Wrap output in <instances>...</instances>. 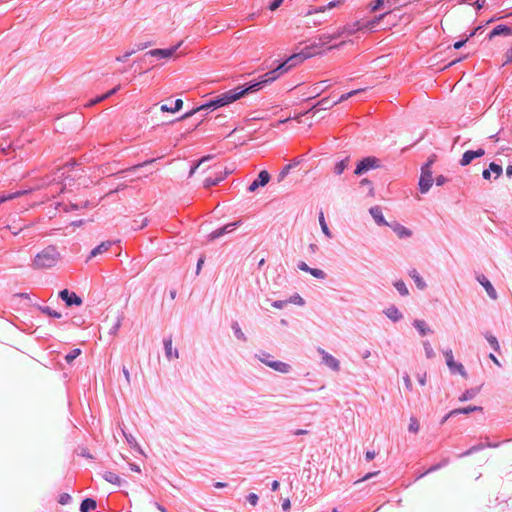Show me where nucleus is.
I'll list each match as a JSON object with an SVG mask.
<instances>
[{
    "label": "nucleus",
    "instance_id": "c756f323",
    "mask_svg": "<svg viewBox=\"0 0 512 512\" xmlns=\"http://www.w3.org/2000/svg\"><path fill=\"white\" fill-rule=\"evenodd\" d=\"M332 40H335V36H332L330 33H324L319 36L318 42L316 40L313 43V46L323 47L324 45L330 43Z\"/></svg>",
    "mask_w": 512,
    "mask_h": 512
},
{
    "label": "nucleus",
    "instance_id": "39448f33",
    "mask_svg": "<svg viewBox=\"0 0 512 512\" xmlns=\"http://www.w3.org/2000/svg\"><path fill=\"white\" fill-rule=\"evenodd\" d=\"M380 167V160L375 157L363 158L356 166L354 173L356 175H362L371 169Z\"/></svg>",
    "mask_w": 512,
    "mask_h": 512
},
{
    "label": "nucleus",
    "instance_id": "69168bd1",
    "mask_svg": "<svg viewBox=\"0 0 512 512\" xmlns=\"http://www.w3.org/2000/svg\"><path fill=\"white\" fill-rule=\"evenodd\" d=\"M291 507V502L290 500L287 498V499H284L283 502H282V509L284 511H288Z\"/></svg>",
    "mask_w": 512,
    "mask_h": 512
},
{
    "label": "nucleus",
    "instance_id": "09e8293b",
    "mask_svg": "<svg viewBox=\"0 0 512 512\" xmlns=\"http://www.w3.org/2000/svg\"><path fill=\"white\" fill-rule=\"evenodd\" d=\"M362 91H363V89H357V90L350 91L346 94L341 95V97L336 102L341 103L343 101H346L349 98H351L352 96L357 95L358 93H360Z\"/></svg>",
    "mask_w": 512,
    "mask_h": 512
},
{
    "label": "nucleus",
    "instance_id": "412c9836",
    "mask_svg": "<svg viewBox=\"0 0 512 512\" xmlns=\"http://www.w3.org/2000/svg\"><path fill=\"white\" fill-rule=\"evenodd\" d=\"M163 344H164V350H165V356L167 359H172V358H178L179 357V352L177 349H174L173 346H172V339L171 338H166L164 339L163 341Z\"/></svg>",
    "mask_w": 512,
    "mask_h": 512
},
{
    "label": "nucleus",
    "instance_id": "f03ea898",
    "mask_svg": "<svg viewBox=\"0 0 512 512\" xmlns=\"http://www.w3.org/2000/svg\"><path fill=\"white\" fill-rule=\"evenodd\" d=\"M73 164H66L64 167L59 169L53 177L47 176L43 181L38 184L34 189H40L44 186H50L51 187V195L52 197L55 196V194L63 192L66 187L71 185L72 179L69 178V176H65V174L69 171H71ZM33 188L27 189V190H19L14 193L9 194H2L0 195V204L4 203L8 200H13L15 198L21 197L23 195L28 194L31 192Z\"/></svg>",
    "mask_w": 512,
    "mask_h": 512
},
{
    "label": "nucleus",
    "instance_id": "bf43d9fd",
    "mask_svg": "<svg viewBox=\"0 0 512 512\" xmlns=\"http://www.w3.org/2000/svg\"><path fill=\"white\" fill-rule=\"evenodd\" d=\"M403 380H404L406 388L408 390H412V381L410 379V376L407 373L404 374Z\"/></svg>",
    "mask_w": 512,
    "mask_h": 512
},
{
    "label": "nucleus",
    "instance_id": "c9c22d12",
    "mask_svg": "<svg viewBox=\"0 0 512 512\" xmlns=\"http://www.w3.org/2000/svg\"><path fill=\"white\" fill-rule=\"evenodd\" d=\"M394 287L396 288V290L398 291V293L401 296L409 295V290H408L406 284L404 283V281H402V280L395 281L394 282Z\"/></svg>",
    "mask_w": 512,
    "mask_h": 512
},
{
    "label": "nucleus",
    "instance_id": "603ef678",
    "mask_svg": "<svg viewBox=\"0 0 512 512\" xmlns=\"http://www.w3.org/2000/svg\"><path fill=\"white\" fill-rule=\"evenodd\" d=\"M292 167H293L292 164H288V165L284 166V168L282 169V171L279 173V176H278L279 182L284 180V178L289 174Z\"/></svg>",
    "mask_w": 512,
    "mask_h": 512
},
{
    "label": "nucleus",
    "instance_id": "58836bf2",
    "mask_svg": "<svg viewBox=\"0 0 512 512\" xmlns=\"http://www.w3.org/2000/svg\"><path fill=\"white\" fill-rule=\"evenodd\" d=\"M485 338L486 340L488 341V343L490 344V346L492 347V349L496 352H498L500 350V345L498 343V340L495 336L491 335V334H486L485 335Z\"/></svg>",
    "mask_w": 512,
    "mask_h": 512
},
{
    "label": "nucleus",
    "instance_id": "338daca9",
    "mask_svg": "<svg viewBox=\"0 0 512 512\" xmlns=\"http://www.w3.org/2000/svg\"><path fill=\"white\" fill-rule=\"evenodd\" d=\"M446 182V178L443 175H439L436 177V185L441 186Z\"/></svg>",
    "mask_w": 512,
    "mask_h": 512
},
{
    "label": "nucleus",
    "instance_id": "2f4dec72",
    "mask_svg": "<svg viewBox=\"0 0 512 512\" xmlns=\"http://www.w3.org/2000/svg\"><path fill=\"white\" fill-rule=\"evenodd\" d=\"M480 391V387L467 389L460 397L459 400L464 402L473 399Z\"/></svg>",
    "mask_w": 512,
    "mask_h": 512
},
{
    "label": "nucleus",
    "instance_id": "864d4df0",
    "mask_svg": "<svg viewBox=\"0 0 512 512\" xmlns=\"http://www.w3.org/2000/svg\"><path fill=\"white\" fill-rule=\"evenodd\" d=\"M212 159V156H205L203 158H201L194 166H192L191 170H190V175H193L196 171V169L202 165L204 162L206 161H209Z\"/></svg>",
    "mask_w": 512,
    "mask_h": 512
},
{
    "label": "nucleus",
    "instance_id": "5701e85b",
    "mask_svg": "<svg viewBox=\"0 0 512 512\" xmlns=\"http://www.w3.org/2000/svg\"><path fill=\"white\" fill-rule=\"evenodd\" d=\"M409 276L413 279L416 287L419 289V290H424L426 287H427V284L426 282L424 281V279L420 276V274L418 273V271L416 269H412L409 271Z\"/></svg>",
    "mask_w": 512,
    "mask_h": 512
},
{
    "label": "nucleus",
    "instance_id": "052dcab7",
    "mask_svg": "<svg viewBox=\"0 0 512 512\" xmlns=\"http://www.w3.org/2000/svg\"><path fill=\"white\" fill-rule=\"evenodd\" d=\"M135 53V50H132L130 52H126L123 56H118L116 57V60L119 61V62H124L126 61V59L131 56L132 54Z\"/></svg>",
    "mask_w": 512,
    "mask_h": 512
},
{
    "label": "nucleus",
    "instance_id": "2eb2a0df",
    "mask_svg": "<svg viewBox=\"0 0 512 512\" xmlns=\"http://www.w3.org/2000/svg\"><path fill=\"white\" fill-rule=\"evenodd\" d=\"M369 213L379 226H388L389 224L386 222L383 213L382 208L380 206H373L369 209Z\"/></svg>",
    "mask_w": 512,
    "mask_h": 512
},
{
    "label": "nucleus",
    "instance_id": "9b49d317",
    "mask_svg": "<svg viewBox=\"0 0 512 512\" xmlns=\"http://www.w3.org/2000/svg\"><path fill=\"white\" fill-rule=\"evenodd\" d=\"M477 281L481 284V286L485 289L487 295L496 300L498 298L497 291L495 290L492 283L485 277L483 274H479L476 276Z\"/></svg>",
    "mask_w": 512,
    "mask_h": 512
},
{
    "label": "nucleus",
    "instance_id": "7ed1b4c3",
    "mask_svg": "<svg viewBox=\"0 0 512 512\" xmlns=\"http://www.w3.org/2000/svg\"><path fill=\"white\" fill-rule=\"evenodd\" d=\"M59 257L56 247L48 246L34 257L32 266L35 269L52 268L57 264Z\"/></svg>",
    "mask_w": 512,
    "mask_h": 512
},
{
    "label": "nucleus",
    "instance_id": "f8f14e48",
    "mask_svg": "<svg viewBox=\"0 0 512 512\" xmlns=\"http://www.w3.org/2000/svg\"><path fill=\"white\" fill-rule=\"evenodd\" d=\"M59 297L66 303L67 306L82 304L81 298L74 292H69L67 289L60 291Z\"/></svg>",
    "mask_w": 512,
    "mask_h": 512
},
{
    "label": "nucleus",
    "instance_id": "aec40b11",
    "mask_svg": "<svg viewBox=\"0 0 512 512\" xmlns=\"http://www.w3.org/2000/svg\"><path fill=\"white\" fill-rule=\"evenodd\" d=\"M383 313L394 323L400 321L403 318V314L395 305H391L386 308Z\"/></svg>",
    "mask_w": 512,
    "mask_h": 512
},
{
    "label": "nucleus",
    "instance_id": "e433bc0d",
    "mask_svg": "<svg viewBox=\"0 0 512 512\" xmlns=\"http://www.w3.org/2000/svg\"><path fill=\"white\" fill-rule=\"evenodd\" d=\"M338 104V102H331L329 98H323L321 99L315 106L314 108H319V109H329L331 107H333L334 105Z\"/></svg>",
    "mask_w": 512,
    "mask_h": 512
},
{
    "label": "nucleus",
    "instance_id": "9d476101",
    "mask_svg": "<svg viewBox=\"0 0 512 512\" xmlns=\"http://www.w3.org/2000/svg\"><path fill=\"white\" fill-rule=\"evenodd\" d=\"M384 17V14L381 15L380 17H378L377 19L373 20V21H368L364 24H360L359 22L353 24V25H348V30L346 31V35L345 36H349V35H352L354 34L355 32L359 31V30H363V29H372L375 27V25L379 22L380 19H382Z\"/></svg>",
    "mask_w": 512,
    "mask_h": 512
},
{
    "label": "nucleus",
    "instance_id": "79ce46f5",
    "mask_svg": "<svg viewBox=\"0 0 512 512\" xmlns=\"http://www.w3.org/2000/svg\"><path fill=\"white\" fill-rule=\"evenodd\" d=\"M232 329H233V332H234V335L237 339L239 340H242V341H246V336L245 334L243 333V331L241 330L240 326L238 325V323H234L232 325Z\"/></svg>",
    "mask_w": 512,
    "mask_h": 512
},
{
    "label": "nucleus",
    "instance_id": "13d9d810",
    "mask_svg": "<svg viewBox=\"0 0 512 512\" xmlns=\"http://www.w3.org/2000/svg\"><path fill=\"white\" fill-rule=\"evenodd\" d=\"M258 496L255 494V493H250L248 496H247V501L253 505V506H256L257 503H258Z\"/></svg>",
    "mask_w": 512,
    "mask_h": 512
},
{
    "label": "nucleus",
    "instance_id": "393cba45",
    "mask_svg": "<svg viewBox=\"0 0 512 512\" xmlns=\"http://www.w3.org/2000/svg\"><path fill=\"white\" fill-rule=\"evenodd\" d=\"M113 245L112 241L102 242L100 245L92 249L90 253V257H96L100 254H103L109 250V248Z\"/></svg>",
    "mask_w": 512,
    "mask_h": 512
},
{
    "label": "nucleus",
    "instance_id": "f257e3e1",
    "mask_svg": "<svg viewBox=\"0 0 512 512\" xmlns=\"http://www.w3.org/2000/svg\"><path fill=\"white\" fill-rule=\"evenodd\" d=\"M309 56H310V54H304V53L293 54L288 59H286L284 62L280 63L276 68L265 73L261 77L262 78L261 81L250 83L246 88L237 87L235 89H231V90L221 94L214 100H211L208 103L203 104V105L197 107L196 109L191 110L190 112H187L186 114H184L181 117V119L189 118L200 111H208L211 109H216V108L225 106L227 104H230V103L240 99L245 94L258 90L259 88L262 87L263 84L275 81L277 78L280 77V75L287 72L292 67L298 65L299 63H301L304 59H306Z\"/></svg>",
    "mask_w": 512,
    "mask_h": 512
},
{
    "label": "nucleus",
    "instance_id": "a878e982",
    "mask_svg": "<svg viewBox=\"0 0 512 512\" xmlns=\"http://www.w3.org/2000/svg\"><path fill=\"white\" fill-rule=\"evenodd\" d=\"M103 478L109 482V483H112V484H115L117 486H121L125 481L123 479H121L117 474H115L114 472H111V471H106L104 474H103Z\"/></svg>",
    "mask_w": 512,
    "mask_h": 512
},
{
    "label": "nucleus",
    "instance_id": "680f3d73",
    "mask_svg": "<svg viewBox=\"0 0 512 512\" xmlns=\"http://www.w3.org/2000/svg\"><path fill=\"white\" fill-rule=\"evenodd\" d=\"M283 1L284 0H274L269 6L270 10H276L283 3Z\"/></svg>",
    "mask_w": 512,
    "mask_h": 512
},
{
    "label": "nucleus",
    "instance_id": "dca6fc26",
    "mask_svg": "<svg viewBox=\"0 0 512 512\" xmlns=\"http://www.w3.org/2000/svg\"><path fill=\"white\" fill-rule=\"evenodd\" d=\"M512 35V28L507 25H497L493 28V30L489 33L488 37L489 39H492L496 36H511Z\"/></svg>",
    "mask_w": 512,
    "mask_h": 512
},
{
    "label": "nucleus",
    "instance_id": "ddd939ff",
    "mask_svg": "<svg viewBox=\"0 0 512 512\" xmlns=\"http://www.w3.org/2000/svg\"><path fill=\"white\" fill-rule=\"evenodd\" d=\"M485 154V150L482 149V148H479L478 150H469V151H466L461 160H460V165L461 166H467L469 165L475 158H479V157H482L483 155Z\"/></svg>",
    "mask_w": 512,
    "mask_h": 512
},
{
    "label": "nucleus",
    "instance_id": "6ab92c4d",
    "mask_svg": "<svg viewBox=\"0 0 512 512\" xmlns=\"http://www.w3.org/2000/svg\"><path fill=\"white\" fill-rule=\"evenodd\" d=\"M268 367L282 374H287L292 369L291 365H289L288 363L278 360H272L271 363H268Z\"/></svg>",
    "mask_w": 512,
    "mask_h": 512
},
{
    "label": "nucleus",
    "instance_id": "423d86ee",
    "mask_svg": "<svg viewBox=\"0 0 512 512\" xmlns=\"http://www.w3.org/2000/svg\"><path fill=\"white\" fill-rule=\"evenodd\" d=\"M446 364L451 373H459L463 377H467V373L464 369V366L461 363L455 362L453 353L451 349L445 350L443 352Z\"/></svg>",
    "mask_w": 512,
    "mask_h": 512
},
{
    "label": "nucleus",
    "instance_id": "6e6552de",
    "mask_svg": "<svg viewBox=\"0 0 512 512\" xmlns=\"http://www.w3.org/2000/svg\"><path fill=\"white\" fill-rule=\"evenodd\" d=\"M318 353L321 355L323 364H325L327 367H329L335 372L340 370V362L338 359H336L334 356H332L322 348L318 349Z\"/></svg>",
    "mask_w": 512,
    "mask_h": 512
},
{
    "label": "nucleus",
    "instance_id": "f704fd0d",
    "mask_svg": "<svg viewBox=\"0 0 512 512\" xmlns=\"http://www.w3.org/2000/svg\"><path fill=\"white\" fill-rule=\"evenodd\" d=\"M255 358L258 359L260 362L268 366V363H271L273 359L272 355L265 352L260 351L259 353L255 354Z\"/></svg>",
    "mask_w": 512,
    "mask_h": 512
},
{
    "label": "nucleus",
    "instance_id": "c03bdc74",
    "mask_svg": "<svg viewBox=\"0 0 512 512\" xmlns=\"http://www.w3.org/2000/svg\"><path fill=\"white\" fill-rule=\"evenodd\" d=\"M124 436L126 438L127 443L130 445V447L137 448L142 453V450L139 447V445L133 435L124 433Z\"/></svg>",
    "mask_w": 512,
    "mask_h": 512
},
{
    "label": "nucleus",
    "instance_id": "774afa93",
    "mask_svg": "<svg viewBox=\"0 0 512 512\" xmlns=\"http://www.w3.org/2000/svg\"><path fill=\"white\" fill-rule=\"evenodd\" d=\"M506 58L508 62H512V45L511 48H509L506 52Z\"/></svg>",
    "mask_w": 512,
    "mask_h": 512
},
{
    "label": "nucleus",
    "instance_id": "72a5a7b5",
    "mask_svg": "<svg viewBox=\"0 0 512 512\" xmlns=\"http://www.w3.org/2000/svg\"><path fill=\"white\" fill-rule=\"evenodd\" d=\"M319 224L321 226V230L322 232L325 234L326 237L328 238H332V233L330 231V229L328 228V225L325 221V217H324V213L323 212H320L319 214Z\"/></svg>",
    "mask_w": 512,
    "mask_h": 512
},
{
    "label": "nucleus",
    "instance_id": "3c124183",
    "mask_svg": "<svg viewBox=\"0 0 512 512\" xmlns=\"http://www.w3.org/2000/svg\"><path fill=\"white\" fill-rule=\"evenodd\" d=\"M309 273L317 279H324L326 277V273L323 270L317 268H311Z\"/></svg>",
    "mask_w": 512,
    "mask_h": 512
},
{
    "label": "nucleus",
    "instance_id": "49530a36",
    "mask_svg": "<svg viewBox=\"0 0 512 512\" xmlns=\"http://www.w3.org/2000/svg\"><path fill=\"white\" fill-rule=\"evenodd\" d=\"M489 170L495 174V178H498L503 172L502 166L494 162L490 163Z\"/></svg>",
    "mask_w": 512,
    "mask_h": 512
},
{
    "label": "nucleus",
    "instance_id": "cd10ccee",
    "mask_svg": "<svg viewBox=\"0 0 512 512\" xmlns=\"http://www.w3.org/2000/svg\"><path fill=\"white\" fill-rule=\"evenodd\" d=\"M337 5L336 3H334L333 1L329 2L327 5L325 6H320V7H316V8H311L309 9L305 16H310L314 13H322V12H325L326 10H329V9H333L335 8Z\"/></svg>",
    "mask_w": 512,
    "mask_h": 512
},
{
    "label": "nucleus",
    "instance_id": "de8ad7c7",
    "mask_svg": "<svg viewBox=\"0 0 512 512\" xmlns=\"http://www.w3.org/2000/svg\"><path fill=\"white\" fill-rule=\"evenodd\" d=\"M420 425L418 420L415 417L410 418V424L408 427L409 432L417 433L419 431Z\"/></svg>",
    "mask_w": 512,
    "mask_h": 512
},
{
    "label": "nucleus",
    "instance_id": "f3484780",
    "mask_svg": "<svg viewBox=\"0 0 512 512\" xmlns=\"http://www.w3.org/2000/svg\"><path fill=\"white\" fill-rule=\"evenodd\" d=\"M412 325L421 336H426L428 334L433 333V330L429 327V325L424 320L415 319L413 321Z\"/></svg>",
    "mask_w": 512,
    "mask_h": 512
},
{
    "label": "nucleus",
    "instance_id": "b1692460",
    "mask_svg": "<svg viewBox=\"0 0 512 512\" xmlns=\"http://www.w3.org/2000/svg\"><path fill=\"white\" fill-rule=\"evenodd\" d=\"M499 446V443H490V442H487L486 444H483V443H479L477 445H474L472 446L469 450H467L466 452L460 454L459 456L460 457H463V456H468L474 452H477V451H480L482 449H484L485 447H498Z\"/></svg>",
    "mask_w": 512,
    "mask_h": 512
},
{
    "label": "nucleus",
    "instance_id": "4d7b16f0",
    "mask_svg": "<svg viewBox=\"0 0 512 512\" xmlns=\"http://www.w3.org/2000/svg\"><path fill=\"white\" fill-rule=\"evenodd\" d=\"M347 30H348V27H341V28L337 29L336 32L332 33V36H335V39H338L340 37L345 36Z\"/></svg>",
    "mask_w": 512,
    "mask_h": 512
},
{
    "label": "nucleus",
    "instance_id": "a18cd8bd",
    "mask_svg": "<svg viewBox=\"0 0 512 512\" xmlns=\"http://www.w3.org/2000/svg\"><path fill=\"white\" fill-rule=\"evenodd\" d=\"M139 218H140L139 220H137V219L134 220V224H133L132 228L135 230L142 229L147 225L148 220L146 217L140 216Z\"/></svg>",
    "mask_w": 512,
    "mask_h": 512
},
{
    "label": "nucleus",
    "instance_id": "bb28decb",
    "mask_svg": "<svg viewBox=\"0 0 512 512\" xmlns=\"http://www.w3.org/2000/svg\"><path fill=\"white\" fill-rule=\"evenodd\" d=\"M183 106V101L181 99H177L174 101L173 105L169 106L168 104L161 105V111L163 112H177L179 111Z\"/></svg>",
    "mask_w": 512,
    "mask_h": 512
},
{
    "label": "nucleus",
    "instance_id": "4be33fe9",
    "mask_svg": "<svg viewBox=\"0 0 512 512\" xmlns=\"http://www.w3.org/2000/svg\"><path fill=\"white\" fill-rule=\"evenodd\" d=\"M392 229L400 239L412 236V231L399 223L394 224Z\"/></svg>",
    "mask_w": 512,
    "mask_h": 512
},
{
    "label": "nucleus",
    "instance_id": "ea45409f",
    "mask_svg": "<svg viewBox=\"0 0 512 512\" xmlns=\"http://www.w3.org/2000/svg\"><path fill=\"white\" fill-rule=\"evenodd\" d=\"M327 81H320L318 82L317 84H315L312 88V93H314L315 95H319L321 92H323L324 90H326L329 85H324Z\"/></svg>",
    "mask_w": 512,
    "mask_h": 512
},
{
    "label": "nucleus",
    "instance_id": "0eeeda50",
    "mask_svg": "<svg viewBox=\"0 0 512 512\" xmlns=\"http://www.w3.org/2000/svg\"><path fill=\"white\" fill-rule=\"evenodd\" d=\"M183 41H180L178 44L168 48V49H153L148 51L145 54V57L151 56L158 59H165L172 57L175 52L179 49V47L182 45Z\"/></svg>",
    "mask_w": 512,
    "mask_h": 512
},
{
    "label": "nucleus",
    "instance_id": "7c9ffc66",
    "mask_svg": "<svg viewBox=\"0 0 512 512\" xmlns=\"http://www.w3.org/2000/svg\"><path fill=\"white\" fill-rule=\"evenodd\" d=\"M119 89H120V86H117V87H115V88L111 89V90H110V91H108L107 93H105V94H103V95H101V96H98V97H96L95 99H92V100L88 103V105H89V106H92V105H95V104H97V103H99V102H101V101H103V100H105V99L109 98L110 96H112L113 94H115Z\"/></svg>",
    "mask_w": 512,
    "mask_h": 512
},
{
    "label": "nucleus",
    "instance_id": "a19ab883",
    "mask_svg": "<svg viewBox=\"0 0 512 512\" xmlns=\"http://www.w3.org/2000/svg\"><path fill=\"white\" fill-rule=\"evenodd\" d=\"M222 180H223V176H219V177H216V178L208 177V178H206L204 180V187L205 188H210L212 186L217 185Z\"/></svg>",
    "mask_w": 512,
    "mask_h": 512
},
{
    "label": "nucleus",
    "instance_id": "0e129e2a",
    "mask_svg": "<svg viewBox=\"0 0 512 512\" xmlns=\"http://www.w3.org/2000/svg\"><path fill=\"white\" fill-rule=\"evenodd\" d=\"M298 268L300 270L308 272V273H309V270H311V268L305 262H303V261L298 263Z\"/></svg>",
    "mask_w": 512,
    "mask_h": 512
},
{
    "label": "nucleus",
    "instance_id": "5fc2aeb1",
    "mask_svg": "<svg viewBox=\"0 0 512 512\" xmlns=\"http://www.w3.org/2000/svg\"><path fill=\"white\" fill-rule=\"evenodd\" d=\"M447 463H448V460L444 459L441 463L431 466L423 475L430 473V472H434V471L446 466Z\"/></svg>",
    "mask_w": 512,
    "mask_h": 512
},
{
    "label": "nucleus",
    "instance_id": "37998d69",
    "mask_svg": "<svg viewBox=\"0 0 512 512\" xmlns=\"http://www.w3.org/2000/svg\"><path fill=\"white\" fill-rule=\"evenodd\" d=\"M41 312L50 316V317H53V318H61V314L58 313L57 311L51 309L50 307L48 306H45V307H41L40 308Z\"/></svg>",
    "mask_w": 512,
    "mask_h": 512
},
{
    "label": "nucleus",
    "instance_id": "6e6d98bb",
    "mask_svg": "<svg viewBox=\"0 0 512 512\" xmlns=\"http://www.w3.org/2000/svg\"><path fill=\"white\" fill-rule=\"evenodd\" d=\"M384 5V0H375L371 3V11L375 12L381 9Z\"/></svg>",
    "mask_w": 512,
    "mask_h": 512
},
{
    "label": "nucleus",
    "instance_id": "1a4fd4ad",
    "mask_svg": "<svg viewBox=\"0 0 512 512\" xmlns=\"http://www.w3.org/2000/svg\"><path fill=\"white\" fill-rule=\"evenodd\" d=\"M270 180V174L263 170L258 174V177L248 186L247 190L250 193L255 192L258 188L264 187Z\"/></svg>",
    "mask_w": 512,
    "mask_h": 512
},
{
    "label": "nucleus",
    "instance_id": "a211bd4d",
    "mask_svg": "<svg viewBox=\"0 0 512 512\" xmlns=\"http://www.w3.org/2000/svg\"><path fill=\"white\" fill-rule=\"evenodd\" d=\"M482 410V407L480 406H468V407H465V408H458V409H454L452 411H450L443 419L442 422H445L448 418L452 417V416H455V415H458V414H469L471 412H474V411H481Z\"/></svg>",
    "mask_w": 512,
    "mask_h": 512
},
{
    "label": "nucleus",
    "instance_id": "8fccbe9b",
    "mask_svg": "<svg viewBox=\"0 0 512 512\" xmlns=\"http://www.w3.org/2000/svg\"><path fill=\"white\" fill-rule=\"evenodd\" d=\"M81 354L80 349H74L70 353H68L65 357L67 363H71L74 359H76Z\"/></svg>",
    "mask_w": 512,
    "mask_h": 512
},
{
    "label": "nucleus",
    "instance_id": "c85d7f7f",
    "mask_svg": "<svg viewBox=\"0 0 512 512\" xmlns=\"http://www.w3.org/2000/svg\"><path fill=\"white\" fill-rule=\"evenodd\" d=\"M96 501L91 498H86L82 501L80 505V511L81 512H90L94 509H96Z\"/></svg>",
    "mask_w": 512,
    "mask_h": 512
},
{
    "label": "nucleus",
    "instance_id": "20e7f679",
    "mask_svg": "<svg viewBox=\"0 0 512 512\" xmlns=\"http://www.w3.org/2000/svg\"><path fill=\"white\" fill-rule=\"evenodd\" d=\"M433 164V160L430 159L421 169V176L419 179V189L420 192L425 194L429 191L433 184L431 165Z\"/></svg>",
    "mask_w": 512,
    "mask_h": 512
},
{
    "label": "nucleus",
    "instance_id": "473e14b6",
    "mask_svg": "<svg viewBox=\"0 0 512 512\" xmlns=\"http://www.w3.org/2000/svg\"><path fill=\"white\" fill-rule=\"evenodd\" d=\"M349 157L337 162L333 168V171L336 175H341L345 169L348 167Z\"/></svg>",
    "mask_w": 512,
    "mask_h": 512
},
{
    "label": "nucleus",
    "instance_id": "4c0bfd02",
    "mask_svg": "<svg viewBox=\"0 0 512 512\" xmlns=\"http://www.w3.org/2000/svg\"><path fill=\"white\" fill-rule=\"evenodd\" d=\"M422 345H423V348H424V351H425V356L427 359H433L435 357V351L434 349L432 348L430 342L428 340H425L422 342Z\"/></svg>",
    "mask_w": 512,
    "mask_h": 512
},
{
    "label": "nucleus",
    "instance_id": "e2e57ef3",
    "mask_svg": "<svg viewBox=\"0 0 512 512\" xmlns=\"http://www.w3.org/2000/svg\"><path fill=\"white\" fill-rule=\"evenodd\" d=\"M122 372H123V375H124V377H125V380H126L127 384H130L131 379H130V373H129V370H128L125 366H123V368H122Z\"/></svg>",
    "mask_w": 512,
    "mask_h": 512
},
{
    "label": "nucleus",
    "instance_id": "4468645a",
    "mask_svg": "<svg viewBox=\"0 0 512 512\" xmlns=\"http://www.w3.org/2000/svg\"><path fill=\"white\" fill-rule=\"evenodd\" d=\"M238 224H239V222H232V223L226 224L225 226H223L219 229L214 230L213 232H211L209 234V239L215 240V239L223 236L226 233L232 232L238 226Z\"/></svg>",
    "mask_w": 512,
    "mask_h": 512
}]
</instances>
